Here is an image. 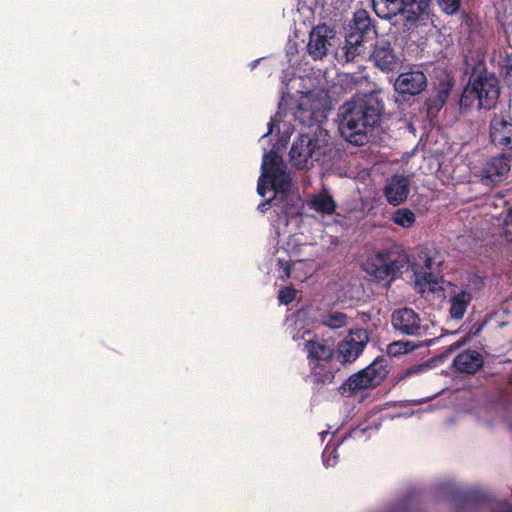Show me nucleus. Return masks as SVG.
Returning a JSON list of instances; mask_svg holds the SVG:
<instances>
[{
  "label": "nucleus",
  "instance_id": "nucleus-1",
  "mask_svg": "<svg viewBox=\"0 0 512 512\" xmlns=\"http://www.w3.org/2000/svg\"><path fill=\"white\" fill-rule=\"evenodd\" d=\"M384 103L375 94H365L342 104L337 113L341 136L350 144L362 146L377 128L384 113Z\"/></svg>",
  "mask_w": 512,
  "mask_h": 512
},
{
  "label": "nucleus",
  "instance_id": "nucleus-2",
  "mask_svg": "<svg viewBox=\"0 0 512 512\" xmlns=\"http://www.w3.org/2000/svg\"><path fill=\"white\" fill-rule=\"evenodd\" d=\"M433 0H372L376 15L391 20L402 14L405 16L404 26L410 30L424 25L429 19Z\"/></svg>",
  "mask_w": 512,
  "mask_h": 512
},
{
  "label": "nucleus",
  "instance_id": "nucleus-3",
  "mask_svg": "<svg viewBox=\"0 0 512 512\" xmlns=\"http://www.w3.org/2000/svg\"><path fill=\"white\" fill-rule=\"evenodd\" d=\"M472 90L479 95V109L495 108L500 96V82L483 60H478L469 75Z\"/></svg>",
  "mask_w": 512,
  "mask_h": 512
},
{
  "label": "nucleus",
  "instance_id": "nucleus-4",
  "mask_svg": "<svg viewBox=\"0 0 512 512\" xmlns=\"http://www.w3.org/2000/svg\"><path fill=\"white\" fill-rule=\"evenodd\" d=\"M388 370L384 359L378 357L366 368L351 375L339 388L342 395L351 397L362 390L379 386L387 377Z\"/></svg>",
  "mask_w": 512,
  "mask_h": 512
},
{
  "label": "nucleus",
  "instance_id": "nucleus-5",
  "mask_svg": "<svg viewBox=\"0 0 512 512\" xmlns=\"http://www.w3.org/2000/svg\"><path fill=\"white\" fill-rule=\"evenodd\" d=\"M408 258L405 254L377 253L372 263L369 264L368 272L375 278L394 280L402 275L408 267Z\"/></svg>",
  "mask_w": 512,
  "mask_h": 512
},
{
  "label": "nucleus",
  "instance_id": "nucleus-6",
  "mask_svg": "<svg viewBox=\"0 0 512 512\" xmlns=\"http://www.w3.org/2000/svg\"><path fill=\"white\" fill-rule=\"evenodd\" d=\"M369 60L382 72H395L401 68L400 54L387 39H378L372 46Z\"/></svg>",
  "mask_w": 512,
  "mask_h": 512
},
{
  "label": "nucleus",
  "instance_id": "nucleus-7",
  "mask_svg": "<svg viewBox=\"0 0 512 512\" xmlns=\"http://www.w3.org/2000/svg\"><path fill=\"white\" fill-rule=\"evenodd\" d=\"M263 159L268 161L267 173L271 188L275 195L278 193L286 194L292 189V178L286 171V165L283 159L276 153L264 154Z\"/></svg>",
  "mask_w": 512,
  "mask_h": 512
},
{
  "label": "nucleus",
  "instance_id": "nucleus-8",
  "mask_svg": "<svg viewBox=\"0 0 512 512\" xmlns=\"http://www.w3.org/2000/svg\"><path fill=\"white\" fill-rule=\"evenodd\" d=\"M393 329L402 335L421 337L426 328L421 324V318L412 308L404 307L396 309L391 315Z\"/></svg>",
  "mask_w": 512,
  "mask_h": 512
},
{
  "label": "nucleus",
  "instance_id": "nucleus-9",
  "mask_svg": "<svg viewBox=\"0 0 512 512\" xmlns=\"http://www.w3.org/2000/svg\"><path fill=\"white\" fill-rule=\"evenodd\" d=\"M368 341L369 336L365 329L351 331L335 350L340 358L338 361L342 364L353 363L361 355Z\"/></svg>",
  "mask_w": 512,
  "mask_h": 512
},
{
  "label": "nucleus",
  "instance_id": "nucleus-10",
  "mask_svg": "<svg viewBox=\"0 0 512 512\" xmlns=\"http://www.w3.org/2000/svg\"><path fill=\"white\" fill-rule=\"evenodd\" d=\"M427 84L425 73L418 68H412L398 75L394 82V88L402 96L403 100H409L410 97L422 93L426 89Z\"/></svg>",
  "mask_w": 512,
  "mask_h": 512
},
{
  "label": "nucleus",
  "instance_id": "nucleus-11",
  "mask_svg": "<svg viewBox=\"0 0 512 512\" xmlns=\"http://www.w3.org/2000/svg\"><path fill=\"white\" fill-rule=\"evenodd\" d=\"M489 133L491 143L502 150H512V119L494 114L490 120Z\"/></svg>",
  "mask_w": 512,
  "mask_h": 512
},
{
  "label": "nucleus",
  "instance_id": "nucleus-12",
  "mask_svg": "<svg viewBox=\"0 0 512 512\" xmlns=\"http://www.w3.org/2000/svg\"><path fill=\"white\" fill-rule=\"evenodd\" d=\"M309 368L308 379L312 384L314 393H320L325 386L332 384L336 373L340 370L336 361L315 362V364L309 365Z\"/></svg>",
  "mask_w": 512,
  "mask_h": 512
},
{
  "label": "nucleus",
  "instance_id": "nucleus-13",
  "mask_svg": "<svg viewBox=\"0 0 512 512\" xmlns=\"http://www.w3.org/2000/svg\"><path fill=\"white\" fill-rule=\"evenodd\" d=\"M511 156L501 153L498 156L491 157L481 170V180L486 185L494 184L510 171Z\"/></svg>",
  "mask_w": 512,
  "mask_h": 512
},
{
  "label": "nucleus",
  "instance_id": "nucleus-14",
  "mask_svg": "<svg viewBox=\"0 0 512 512\" xmlns=\"http://www.w3.org/2000/svg\"><path fill=\"white\" fill-rule=\"evenodd\" d=\"M410 192L409 179L404 175L395 174L387 182L384 195L389 204L398 206L406 201Z\"/></svg>",
  "mask_w": 512,
  "mask_h": 512
},
{
  "label": "nucleus",
  "instance_id": "nucleus-15",
  "mask_svg": "<svg viewBox=\"0 0 512 512\" xmlns=\"http://www.w3.org/2000/svg\"><path fill=\"white\" fill-rule=\"evenodd\" d=\"M348 34H354L363 43L377 36L376 27L368 11L359 9L354 13Z\"/></svg>",
  "mask_w": 512,
  "mask_h": 512
},
{
  "label": "nucleus",
  "instance_id": "nucleus-16",
  "mask_svg": "<svg viewBox=\"0 0 512 512\" xmlns=\"http://www.w3.org/2000/svg\"><path fill=\"white\" fill-rule=\"evenodd\" d=\"M274 212L278 216V220H282L285 225L288 224V219L301 215L303 203L300 197L290 195L289 193L283 194L277 198L273 204Z\"/></svg>",
  "mask_w": 512,
  "mask_h": 512
},
{
  "label": "nucleus",
  "instance_id": "nucleus-17",
  "mask_svg": "<svg viewBox=\"0 0 512 512\" xmlns=\"http://www.w3.org/2000/svg\"><path fill=\"white\" fill-rule=\"evenodd\" d=\"M307 351L308 364L312 365L315 362H329L335 361L336 351L333 345L329 344L324 339L309 340L305 343Z\"/></svg>",
  "mask_w": 512,
  "mask_h": 512
},
{
  "label": "nucleus",
  "instance_id": "nucleus-18",
  "mask_svg": "<svg viewBox=\"0 0 512 512\" xmlns=\"http://www.w3.org/2000/svg\"><path fill=\"white\" fill-rule=\"evenodd\" d=\"M328 27L326 25L317 26L312 29L309 35L307 50L309 55L314 59H322L327 55L328 46Z\"/></svg>",
  "mask_w": 512,
  "mask_h": 512
},
{
  "label": "nucleus",
  "instance_id": "nucleus-19",
  "mask_svg": "<svg viewBox=\"0 0 512 512\" xmlns=\"http://www.w3.org/2000/svg\"><path fill=\"white\" fill-rule=\"evenodd\" d=\"M289 155L296 167L305 168L308 160L314 159L310 135L301 134L292 144Z\"/></svg>",
  "mask_w": 512,
  "mask_h": 512
},
{
  "label": "nucleus",
  "instance_id": "nucleus-20",
  "mask_svg": "<svg viewBox=\"0 0 512 512\" xmlns=\"http://www.w3.org/2000/svg\"><path fill=\"white\" fill-rule=\"evenodd\" d=\"M484 364L481 353L476 350H465L458 354L453 360V366L461 373L475 374Z\"/></svg>",
  "mask_w": 512,
  "mask_h": 512
},
{
  "label": "nucleus",
  "instance_id": "nucleus-21",
  "mask_svg": "<svg viewBox=\"0 0 512 512\" xmlns=\"http://www.w3.org/2000/svg\"><path fill=\"white\" fill-rule=\"evenodd\" d=\"M310 139L314 160L319 161L321 156H324L327 152L330 135L326 129L316 125L313 130V135H310Z\"/></svg>",
  "mask_w": 512,
  "mask_h": 512
},
{
  "label": "nucleus",
  "instance_id": "nucleus-22",
  "mask_svg": "<svg viewBox=\"0 0 512 512\" xmlns=\"http://www.w3.org/2000/svg\"><path fill=\"white\" fill-rule=\"evenodd\" d=\"M472 294L466 290L454 294L450 299L449 313L452 319H462L466 313L467 307L471 303Z\"/></svg>",
  "mask_w": 512,
  "mask_h": 512
},
{
  "label": "nucleus",
  "instance_id": "nucleus-23",
  "mask_svg": "<svg viewBox=\"0 0 512 512\" xmlns=\"http://www.w3.org/2000/svg\"><path fill=\"white\" fill-rule=\"evenodd\" d=\"M432 264L433 259L427 256L422 266H413V271L419 282H425L430 286V290L435 291L436 285H438V277L431 272Z\"/></svg>",
  "mask_w": 512,
  "mask_h": 512
},
{
  "label": "nucleus",
  "instance_id": "nucleus-24",
  "mask_svg": "<svg viewBox=\"0 0 512 512\" xmlns=\"http://www.w3.org/2000/svg\"><path fill=\"white\" fill-rule=\"evenodd\" d=\"M364 52L363 42L354 34H347L345 43L342 47V57L346 62L355 61V59Z\"/></svg>",
  "mask_w": 512,
  "mask_h": 512
},
{
  "label": "nucleus",
  "instance_id": "nucleus-25",
  "mask_svg": "<svg viewBox=\"0 0 512 512\" xmlns=\"http://www.w3.org/2000/svg\"><path fill=\"white\" fill-rule=\"evenodd\" d=\"M310 207L317 212L331 215L335 212L337 204L331 195L318 193L312 197Z\"/></svg>",
  "mask_w": 512,
  "mask_h": 512
},
{
  "label": "nucleus",
  "instance_id": "nucleus-26",
  "mask_svg": "<svg viewBox=\"0 0 512 512\" xmlns=\"http://www.w3.org/2000/svg\"><path fill=\"white\" fill-rule=\"evenodd\" d=\"M298 256L299 247L297 245H294L291 251L289 252V259H277V265L280 269H282L283 272V275L280 276L282 279L290 278L293 264L300 261V259L297 258Z\"/></svg>",
  "mask_w": 512,
  "mask_h": 512
},
{
  "label": "nucleus",
  "instance_id": "nucleus-27",
  "mask_svg": "<svg viewBox=\"0 0 512 512\" xmlns=\"http://www.w3.org/2000/svg\"><path fill=\"white\" fill-rule=\"evenodd\" d=\"M459 106L464 110L472 107L479 108V95L472 90V85L469 81L460 95Z\"/></svg>",
  "mask_w": 512,
  "mask_h": 512
},
{
  "label": "nucleus",
  "instance_id": "nucleus-28",
  "mask_svg": "<svg viewBox=\"0 0 512 512\" xmlns=\"http://www.w3.org/2000/svg\"><path fill=\"white\" fill-rule=\"evenodd\" d=\"M321 322L331 329H339L346 326L347 315L343 312L333 311L323 315Z\"/></svg>",
  "mask_w": 512,
  "mask_h": 512
},
{
  "label": "nucleus",
  "instance_id": "nucleus-29",
  "mask_svg": "<svg viewBox=\"0 0 512 512\" xmlns=\"http://www.w3.org/2000/svg\"><path fill=\"white\" fill-rule=\"evenodd\" d=\"M392 221L403 227L410 228L415 223V214L408 208H399L392 215Z\"/></svg>",
  "mask_w": 512,
  "mask_h": 512
},
{
  "label": "nucleus",
  "instance_id": "nucleus-30",
  "mask_svg": "<svg viewBox=\"0 0 512 512\" xmlns=\"http://www.w3.org/2000/svg\"><path fill=\"white\" fill-rule=\"evenodd\" d=\"M454 86V81L452 78L446 77L443 80H440L437 87L435 96H437L438 103L440 105H444L450 95V92Z\"/></svg>",
  "mask_w": 512,
  "mask_h": 512
},
{
  "label": "nucleus",
  "instance_id": "nucleus-31",
  "mask_svg": "<svg viewBox=\"0 0 512 512\" xmlns=\"http://www.w3.org/2000/svg\"><path fill=\"white\" fill-rule=\"evenodd\" d=\"M415 348L410 341H395L387 346V355L390 357H397L402 354L411 352Z\"/></svg>",
  "mask_w": 512,
  "mask_h": 512
},
{
  "label": "nucleus",
  "instance_id": "nucleus-32",
  "mask_svg": "<svg viewBox=\"0 0 512 512\" xmlns=\"http://www.w3.org/2000/svg\"><path fill=\"white\" fill-rule=\"evenodd\" d=\"M267 165L268 161L266 159H263L262 165H261V175L258 179L257 183V193L258 195L264 197L266 195V192L268 190V173H267Z\"/></svg>",
  "mask_w": 512,
  "mask_h": 512
},
{
  "label": "nucleus",
  "instance_id": "nucleus-33",
  "mask_svg": "<svg viewBox=\"0 0 512 512\" xmlns=\"http://www.w3.org/2000/svg\"><path fill=\"white\" fill-rule=\"evenodd\" d=\"M297 291L292 286H285L279 290L278 300L280 303L288 305L296 298Z\"/></svg>",
  "mask_w": 512,
  "mask_h": 512
},
{
  "label": "nucleus",
  "instance_id": "nucleus-34",
  "mask_svg": "<svg viewBox=\"0 0 512 512\" xmlns=\"http://www.w3.org/2000/svg\"><path fill=\"white\" fill-rule=\"evenodd\" d=\"M412 501L413 499L411 497L401 499L393 504L387 512H415Z\"/></svg>",
  "mask_w": 512,
  "mask_h": 512
},
{
  "label": "nucleus",
  "instance_id": "nucleus-35",
  "mask_svg": "<svg viewBox=\"0 0 512 512\" xmlns=\"http://www.w3.org/2000/svg\"><path fill=\"white\" fill-rule=\"evenodd\" d=\"M463 499L468 503H482L487 500L488 496L478 490H468L465 491L463 494Z\"/></svg>",
  "mask_w": 512,
  "mask_h": 512
},
{
  "label": "nucleus",
  "instance_id": "nucleus-36",
  "mask_svg": "<svg viewBox=\"0 0 512 512\" xmlns=\"http://www.w3.org/2000/svg\"><path fill=\"white\" fill-rule=\"evenodd\" d=\"M438 2L443 11L447 14L455 13L460 8L461 4V0H438Z\"/></svg>",
  "mask_w": 512,
  "mask_h": 512
},
{
  "label": "nucleus",
  "instance_id": "nucleus-37",
  "mask_svg": "<svg viewBox=\"0 0 512 512\" xmlns=\"http://www.w3.org/2000/svg\"><path fill=\"white\" fill-rule=\"evenodd\" d=\"M503 235L508 242H512V210L507 214L504 220Z\"/></svg>",
  "mask_w": 512,
  "mask_h": 512
},
{
  "label": "nucleus",
  "instance_id": "nucleus-38",
  "mask_svg": "<svg viewBox=\"0 0 512 512\" xmlns=\"http://www.w3.org/2000/svg\"><path fill=\"white\" fill-rule=\"evenodd\" d=\"M426 103L429 111H439L444 106L438 103V99L437 96H435V94L429 97Z\"/></svg>",
  "mask_w": 512,
  "mask_h": 512
},
{
  "label": "nucleus",
  "instance_id": "nucleus-39",
  "mask_svg": "<svg viewBox=\"0 0 512 512\" xmlns=\"http://www.w3.org/2000/svg\"><path fill=\"white\" fill-rule=\"evenodd\" d=\"M276 195L273 198L267 199L264 202L258 205V210L262 213L266 212L271 206H273L274 202H276Z\"/></svg>",
  "mask_w": 512,
  "mask_h": 512
},
{
  "label": "nucleus",
  "instance_id": "nucleus-40",
  "mask_svg": "<svg viewBox=\"0 0 512 512\" xmlns=\"http://www.w3.org/2000/svg\"><path fill=\"white\" fill-rule=\"evenodd\" d=\"M504 70V82L508 88L512 89V64L504 68Z\"/></svg>",
  "mask_w": 512,
  "mask_h": 512
},
{
  "label": "nucleus",
  "instance_id": "nucleus-41",
  "mask_svg": "<svg viewBox=\"0 0 512 512\" xmlns=\"http://www.w3.org/2000/svg\"><path fill=\"white\" fill-rule=\"evenodd\" d=\"M326 456V450L324 451L323 453V457H324V465L329 467V466H334L335 463H336V459H337V456H333L332 458L329 456L328 458L325 457Z\"/></svg>",
  "mask_w": 512,
  "mask_h": 512
},
{
  "label": "nucleus",
  "instance_id": "nucleus-42",
  "mask_svg": "<svg viewBox=\"0 0 512 512\" xmlns=\"http://www.w3.org/2000/svg\"><path fill=\"white\" fill-rule=\"evenodd\" d=\"M423 365H414V366H411L409 367L406 372H405V375L406 376H409V375H412V374H415L417 372H419L420 370L423 369Z\"/></svg>",
  "mask_w": 512,
  "mask_h": 512
},
{
  "label": "nucleus",
  "instance_id": "nucleus-43",
  "mask_svg": "<svg viewBox=\"0 0 512 512\" xmlns=\"http://www.w3.org/2000/svg\"><path fill=\"white\" fill-rule=\"evenodd\" d=\"M510 64H512V54H506L503 59V68H507Z\"/></svg>",
  "mask_w": 512,
  "mask_h": 512
},
{
  "label": "nucleus",
  "instance_id": "nucleus-44",
  "mask_svg": "<svg viewBox=\"0 0 512 512\" xmlns=\"http://www.w3.org/2000/svg\"><path fill=\"white\" fill-rule=\"evenodd\" d=\"M292 244V239H289V241L287 242V245L290 246Z\"/></svg>",
  "mask_w": 512,
  "mask_h": 512
},
{
  "label": "nucleus",
  "instance_id": "nucleus-45",
  "mask_svg": "<svg viewBox=\"0 0 512 512\" xmlns=\"http://www.w3.org/2000/svg\"><path fill=\"white\" fill-rule=\"evenodd\" d=\"M502 512H512V510H511V509H509V510H505V511H502Z\"/></svg>",
  "mask_w": 512,
  "mask_h": 512
}]
</instances>
